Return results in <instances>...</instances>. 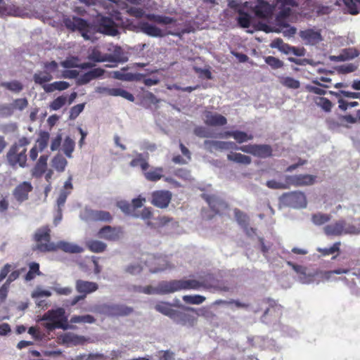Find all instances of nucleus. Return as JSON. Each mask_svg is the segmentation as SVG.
<instances>
[{
  "mask_svg": "<svg viewBox=\"0 0 360 360\" xmlns=\"http://www.w3.org/2000/svg\"><path fill=\"white\" fill-rule=\"evenodd\" d=\"M32 188L30 182L23 181L15 187L13 195L17 201L22 202L28 199L29 193L32 191Z\"/></svg>",
  "mask_w": 360,
  "mask_h": 360,
  "instance_id": "obj_17",
  "label": "nucleus"
},
{
  "mask_svg": "<svg viewBox=\"0 0 360 360\" xmlns=\"http://www.w3.org/2000/svg\"><path fill=\"white\" fill-rule=\"evenodd\" d=\"M233 135H234L233 139L238 143H242L246 142L248 141L252 140L253 139L252 134H248L245 131H239V130H236Z\"/></svg>",
  "mask_w": 360,
  "mask_h": 360,
  "instance_id": "obj_53",
  "label": "nucleus"
},
{
  "mask_svg": "<svg viewBox=\"0 0 360 360\" xmlns=\"http://www.w3.org/2000/svg\"><path fill=\"white\" fill-rule=\"evenodd\" d=\"M227 159L229 161L245 165H250L252 162V159L250 156L239 153L231 152L227 155Z\"/></svg>",
  "mask_w": 360,
  "mask_h": 360,
  "instance_id": "obj_33",
  "label": "nucleus"
},
{
  "mask_svg": "<svg viewBox=\"0 0 360 360\" xmlns=\"http://www.w3.org/2000/svg\"><path fill=\"white\" fill-rule=\"evenodd\" d=\"M96 310L109 316H128L134 311L132 307L118 304H103L96 307Z\"/></svg>",
  "mask_w": 360,
  "mask_h": 360,
  "instance_id": "obj_7",
  "label": "nucleus"
},
{
  "mask_svg": "<svg viewBox=\"0 0 360 360\" xmlns=\"http://www.w3.org/2000/svg\"><path fill=\"white\" fill-rule=\"evenodd\" d=\"M233 212H234L235 218H236L237 222L238 223V224L241 227L246 226L247 225L249 224V217L245 213L240 211L238 208H236Z\"/></svg>",
  "mask_w": 360,
  "mask_h": 360,
  "instance_id": "obj_47",
  "label": "nucleus"
},
{
  "mask_svg": "<svg viewBox=\"0 0 360 360\" xmlns=\"http://www.w3.org/2000/svg\"><path fill=\"white\" fill-rule=\"evenodd\" d=\"M195 135L200 138H213L215 137L214 134L209 129L199 126L196 127L193 131Z\"/></svg>",
  "mask_w": 360,
  "mask_h": 360,
  "instance_id": "obj_49",
  "label": "nucleus"
},
{
  "mask_svg": "<svg viewBox=\"0 0 360 360\" xmlns=\"http://www.w3.org/2000/svg\"><path fill=\"white\" fill-rule=\"evenodd\" d=\"M96 321L95 318L89 314L82 315V316H73L70 319L71 323H93Z\"/></svg>",
  "mask_w": 360,
  "mask_h": 360,
  "instance_id": "obj_51",
  "label": "nucleus"
},
{
  "mask_svg": "<svg viewBox=\"0 0 360 360\" xmlns=\"http://www.w3.org/2000/svg\"><path fill=\"white\" fill-rule=\"evenodd\" d=\"M87 248L93 252H102L106 249V244L103 242L96 240H90L86 242Z\"/></svg>",
  "mask_w": 360,
  "mask_h": 360,
  "instance_id": "obj_38",
  "label": "nucleus"
},
{
  "mask_svg": "<svg viewBox=\"0 0 360 360\" xmlns=\"http://www.w3.org/2000/svg\"><path fill=\"white\" fill-rule=\"evenodd\" d=\"M121 233L122 231L120 228L105 226L99 230L98 236L107 240L115 241L120 238Z\"/></svg>",
  "mask_w": 360,
  "mask_h": 360,
  "instance_id": "obj_20",
  "label": "nucleus"
},
{
  "mask_svg": "<svg viewBox=\"0 0 360 360\" xmlns=\"http://www.w3.org/2000/svg\"><path fill=\"white\" fill-rule=\"evenodd\" d=\"M129 165L132 167L139 166L143 172L146 171L149 167L148 162L143 158V155L141 153L138 154L137 156L130 162Z\"/></svg>",
  "mask_w": 360,
  "mask_h": 360,
  "instance_id": "obj_41",
  "label": "nucleus"
},
{
  "mask_svg": "<svg viewBox=\"0 0 360 360\" xmlns=\"http://www.w3.org/2000/svg\"><path fill=\"white\" fill-rule=\"evenodd\" d=\"M29 271L24 277L25 281H31L37 276H41L42 273L39 269V264L35 262H30L28 264Z\"/></svg>",
  "mask_w": 360,
  "mask_h": 360,
  "instance_id": "obj_35",
  "label": "nucleus"
},
{
  "mask_svg": "<svg viewBox=\"0 0 360 360\" xmlns=\"http://www.w3.org/2000/svg\"><path fill=\"white\" fill-rule=\"evenodd\" d=\"M330 94H334L336 97L343 96L344 97L349 98H360V93L359 92H351L347 91H339L338 92H332Z\"/></svg>",
  "mask_w": 360,
  "mask_h": 360,
  "instance_id": "obj_61",
  "label": "nucleus"
},
{
  "mask_svg": "<svg viewBox=\"0 0 360 360\" xmlns=\"http://www.w3.org/2000/svg\"><path fill=\"white\" fill-rule=\"evenodd\" d=\"M98 94H105L110 96H121L129 101H134V96L132 94L121 88H108L105 86H98L96 89Z\"/></svg>",
  "mask_w": 360,
  "mask_h": 360,
  "instance_id": "obj_14",
  "label": "nucleus"
},
{
  "mask_svg": "<svg viewBox=\"0 0 360 360\" xmlns=\"http://www.w3.org/2000/svg\"><path fill=\"white\" fill-rule=\"evenodd\" d=\"M89 217L91 220L95 221H105L110 222L112 219V215L109 212L103 210H92L89 213Z\"/></svg>",
  "mask_w": 360,
  "mask_h": 360,
  "instance_id": "obj_31",
  "label": "nucleus"
},
{
  "mask_svg": "<svg viewBox=\"0 0 360 360\" xmlns=\"http://www.w3.org/2000/svg\"><path fill=\"white\" fill-rule=\"evenodd\" d=\"M50 135L47 131H41L37 140V146L39 148V151L42 152L48 146Z\"/></svg>",
  "mask_w": 360,
  "mask_h": 360,
  "instance_id": "obj_45",
  "label": "nucleus"
},
{
  "mask_svg": "<svg viewBox=\"0 0 360 360\" xmlns=\"http://www.w3.org/2000/svg\"><path fill=\"white\" fill-rule=\"evenodd\" d=\"M281 200L285 205L294 208H304L307 205L306 195L301 191L283 193Z\"/></svg>",
  "mask_w": 360,
  "mask_h": 360,
  "instance_id": "obj_8",
  "label": "nucleus"
},
{
  "mask_svg": "<svg viewBox=\"0 0 360 360\" xmlns=\"http://www.w3.org/2000/svg\"><path fill=\"white\" fill-rule=\"evenodd\" d=\"M41 320L53 322L60 321L62 325L66 327V329L68 328V319L65 316V309L62 307L49 310L43 315Z\"/></svg>",
  "mask_w": 360,
  "mask_h": 360,
  "instance_id": "obj_13",
  "label": "nucleus"
},
{
  "mask_svg": "<svg viewBox=\"0 0 360 360\" xmlns=\"http://www.w3.org/2000/svg\"><path fill=\"white\" fill-rule=\"evenodd\" d=\"M316 104L321 107L324 111L330 112L332 108L331 101L325 97H317L315 99Z\"/></svg>",
  "mask_w": 360,
  "mask_h": 360,
  "instance_id": "obj_52",
  "label": "nucleus"
},
{
  "mask_svg": "<svg viewBox=\"0 0 360 360\" xmlns=\"http://www.w3.org/2000/svg\"><path fill=\"white\" fill-rule=\"evenodd\" d=\"M112 77L122 81H140L143 78V75L140 73L126 72L125 69L112 72Z\"/></svg>",
  "mask_w": 360,
  "mask_h": 360,
  "instance_id": "obj_22",
  "label": "nucleus"
},
{
  "mask_svg": "<svg viewBox=\"0 0 360 360\" xmlns=\"http://www.w3.org/2000/svg\"><path fill=\"white\" fill-rule=\"evenodd\" d=\"M75 289L79 294L86 296L96 292L98 289V285L95 282L78 279L75 282Z\"/></svg>",
  "mask_w": 360,
  "mask_h": 360,
  "instance_id": "obj_21",
  "label": "nucleus"
},
{
  "mask_svg": "<svg viewBox=\"0 0 360 360\" xmlns=\"http://www.w3.org/2000/svg\"><path fill=\"white\" fill-rule=\"evenodd\" d=\"M169 281H163L158 283L156 288H153L151 285H147L143 287V293L146 295H153V294H160V295H166L170 294V292H164L162 290V287L164 283H168Z\"/></svg>",
  "mask_w": 360,
  "mask_h": 360,
  "instance_id": "obj_39",
  "label": "nucleus"
},
{
  "mask_svg": "<svg viewBox=\"0 0 360 360\" xmlns=\"http://www.w3.org/2000/svg\"><path fill=\"white\" fill-rule=\"evenodd\" d=\"M98 26L99 31L103 34L115 36L118 33L115 22L111 18L101 17L98 20Z\"/></svg>",
  "mask_w": 360,
  "mask_h": 360,
  "instance_id": "obj_16",
  "label": "nucleus"
},
{
  "mask_svg": "<svg viewBox=\"0 0 360 360\" xmlns=\"http://www.w3.org/2000/svg\"><path fill=\"white\" fill-rule=\"evenodd\" d=\"M266 185L271 189H288V184L285 181L284 183L278 182L276 180H269L266 181Z\"/></svg>",
  "mask_w": 360,
  "mask_h": 360,
  "instance_id": "obj_60",
  "label": "nucleus"
},
{
  "mask_svg": "<svg viewBox=\"0 0 360 360\" xmlns=\"http://www.w3.org/2000/svg\"><path fill=\"white\" fill-rule=\"evenodd\" d=\"M280 82L288 89H297L300 86V81L291 77H283L280 79Z\"/></svg>",
  "mask_w": 360,
  "mask_h": 360,
  "instance_id": "obj_43",
  "label": "nucleus"
},
{
  "mask_svg": "<svg viewBox=\"0 0 360 360\" xmlns=\"http://www.w3.org/2000/svg\"><path fill=\"white\" fill-rule=\"evenodd\" d=\"M146 18L150 21L161 25H169L176 22V20L174 18L166 15H156L153 13L148 14L146 15Z\"/></svg>",
  "mask_w": 360,
  "mask_h": 360,
  "instance_id": "obj_32",
  "label": "nucleus"
},
{
  "mask_svg": "<svg viewBox=\"0 0 360 360\" xmlns=\"http://www.w3.org/2000/svg\"><path fill=\"white\" fill-rule=\"evenodd\" d=\"M89 60L95 63L101 62H126L127 58L123 56L122 49L115 46L112 54L102 53L96 47L94 48L88 56Z\"/></svg>",
  "mask_w": 360,
  "mask_h": 360,
  "instance_id": "obj_5",
  "label": "nucleus"
},
{
  "mask_svg": "<svg viewBox=\"0 0 360 360\" xmlns=\"http://www.w3.org/2000/svg\"><path fill=\"white\" fill-rule=\"evenodd\" d=\"M157 356L159 360H174L175 354L170 350H161L158 352Z\"/></svg>",
  "mask_w": 360,
  "mask_h": 360,
  "instance_id": "obj_63",
  "label": "nucleus"
},
{
  "mask_svg": "<svg viewBox=\"0 0 360 360\" xmlns=\"http://www.w3.org/2000/svg\"><path fill=\"white\" fill-rule=\"evenodd\" d=\"M281 311L280 309L277 307H271L267 308L263 316H262V322L265 323H269L274 321V319H279L281 316Z\"/></svg>",
  "mask_w": 360,
  "mask_h": 360,
  "instance_id": "obj_28",
  "label": "nucleus"
},
{
  "mask_svg": "<svg viewBox=\"0 0 360 360\" xmlns=\"http://www.w3.org/2000/svg\"><path fill=\"white\" fill-rule=\"evenodd\" d=\"M155 309L170 318H176L181 316V313L174 310L172 304L166 302H159L155 305Z\"/></svg>",
  "mask_w": 360,
  "mask_h": 360,
  "instance_id": "obj_23",
  "label": "nucleus"
},
{
  "mask_svg": "<svg viewBox=\"0 0 360 360\" xmlns=\"http://www.w3.org/2000/svg\"><path fill=\"white\" fill-rule=\"evenodd\" d=\"M272 148L269 145L255 144L253 155L261 158H266L272 155Z\"/></svg>",
  "mask_w": 360,
  "mask_h": 360,
  "instance_id": "obj_29",
  "label": "nucleus"
},
{
  "mask_svg": "<svg viewBox=\"0 0 360 360\" xmlns=\"http://www.w3.org/2000/svg\"><path fill=\"white\" fill-rule=\"evenodd\" d=\"M53 76L49 72L46 70L37 72L33 76V79L36 84L44 86L46 82L52 80Z\"/></svg>",
  "mask_w": 360,
  "mask_h": 360,
  "instance_id": "obj_37",
  "label": "nucleus"
},
{
  "mask_svg": "<svg viewBox=\"0 0 360 360\" xmlns=\"http://www.w3.org/2000/svg\"><path fill=\"white\" fill-rule=\"evenodd\" d=\"M330 219V216L326 214L318 213L312 215L311 220L316 225H322Z\"/></svg>",
  "mask_w": 360,
  "mask_h": 360,
  "instance_id": "obj_54",
  "label": "nucleus"
},
{
  "mask_svg": "<svg viewBox=\"0 0 360 360\" xmlns=\"http://www.w3.org/2000/svg\"><path fill=\"white\" fill-rule=\"evenodd\" d=\"M65 27L72 31H78L82 37L86 39H91V24L86 20L77 16H66L63 19Z\"/></svg>",
  "mask_w": 360,
  "mask_h": 360,
  "instance_id": "obj_4",
  "label": "nucleus"
},
{
  "mask_svg": "<svg viewBox=\"0 0 360 360\" xmlns=\"http://www.w3.org/2000/svg\"><path fill=\"white\" fill-rule=\"evenodd\" d=\"M204 122L207 126L221 127L226 124L227 120L221 114L207 111L205 112Z\"/></svg>",
  "mask_w": 360,
  "mask_h": 360,
  "instance_id": "obj_19",
  "label": "nucleus"
},
{
  "mask_svg": "<svg viewBox=\"0 0 360 360\" xmlns=\"http://www.w3.org/2000/svg\"><path fill=\"white\" fill-rule=\"evenodd\" d=\"M287 264L290 266L297 274L300 275L301 279L304 278L307 275V267L294 264L292 262H287Z\"/></svg>",
  "mask_w": 360,
  "mask_h": 360,
  "instance_id": "obj_58",
  "label": "nucleus"
},
{
  "mask_svg": "<svg viewBox=\"0 0 360 360\" xmlns=\"http://www.w3.org/2000/svg\"><path fill=\"white\" fill-rule=\"evenodd\" d=\"M70 86V84L65 81L54 82L51 84H44V90L47 93L53 92L54 91H63Z\"/></svg>",
  "mask_w": 360,
  "mask_h": 360,
  "instance_id": "obj_34",
  "label": "nucleus"
},
{
  "mask_svg": "<svg viewBox=\"0 0 360 360\" xmlns=\"http://www.w3.org/2000/svg\"><path fill=\"white\" fill-rule=\"evenodd\" d=\"M275 6L270 4L266 0H259L257 4L252 8L255 16L260 19H269L271 18Z\"/></svg>",
  "mask_w": 360,
  "mask_h": 360,
  "instance_id": "obj_10",
  "label": "nucleus"
},
{
  "mask_svg": "<svg viewBox=\"0 0 360 360\" xmlns=\"http://www.w3.org/2000/svg\"><path fill=\"white\" fill-rule=\"evenodd\" d=\"M51 232L49 226H44L36 230L33 236V239L36 243L34 250L41 252L56 250V245L51 241Z\"/></svg>",
  "mask_w": 360,
  "mask_h": 360,
  "instance_id": "obj_3",
  "label": "nucleus"
},
{
  "mask_svg": "<svg viewBox=\"0 0 360 360\" xmlns=\"http://www.w3.org/2000/svg\"><path fill=\"white\" fill-rule=\"evenodd\" d=\"M340 245V242H336L330 248H319L317 249V251L321 254V256H328L330 255H333L335 252H339Z\"/></svg>",
  "mask_w": 360,
  "mask_h": 360,
  "instance_id": "obj_46",
  "label": "nucleus"
},
{
  "mask_svg": "<svg viewBox=\"0 0 360 360\" xmlns=\"http://www.w3.org/2000/svg\"><path fill=\"white\" fill-rule=\"evenodd\" d=\"M265 63L269 65L273 69H278L283 66V62L280 59L269 56L265 58Z\"/></svg>",
  "mask_w": 360,
  "mask_h": 360,
  "instance_id": "obj_55",
  "label": "nucleus"
},
{
  "mask_svg": "<svg viewBox=\"0 0 360 360\" xmlns=\"http://www.w3.org/2000/svg\"><path fill=\"white\" fill-rule=\"evenodd\" d=\"M79 60L78 57L71 56L62 61L60 65L65 68H79Z\"/></svg>",
  "mask_w": 360,
  "mask_h": 360,
  "instance_id": "obj_56",
  "label": "nucleus"
},
{
  "mask_svg": "<svg viewBox=\"0 0 360 360\" xmlns=\"http://www.w3.org/2000/svg\"><path fill=\"white\" fill-rule=\"evenodd\" d=\"M205 150L210 153L216 150H228L237 148V145L233 141L205 140L203 143Z\"/></svg>",
  "mask_w": 360,
  "mask_h": 360,
  "instance_id": "obj_11",
  "label": "nucleus"
},
{
  "mask_svg": "<svg viewBox=\"0 0 360 360\" xmlns=\"http://www.w3.org/2000/svg\"><path fill=\"white\" fill-rule=\"evenodd\" d=\"M67 98L65 96H58L51 103L50 108L53 110H58L65 104Z\"/></svg>",
  "mask_w": 360,
  "mask_h": 360,
  "instance_id": "obj_59",
  "label": "nucleus"
},
{
  "mask_svg": "<svg viewBox=\"0 0 360 360\" xmlns=\"http://www.w3.org/2000/svg\"><path fill=\"white\" fill-rule=\"evenodd\" d=\"M1 86L5 87L8 90H10L15 93L20 92L23 89V85L22 84V83L17 80L8 82H2L1 84Z\"/></svg>",
  "mask_w": 360,
  "mask_h": 360,
  "instance_id": "obj_48",
  "label": "nucleus"
},
{
  "mask_svg": "<svg viewBox=\"0 0 360 360\" xmlns=\"http://www.w3.org/2000/svg\"><path fill=\"white\" fill-rule=\"evenodd\" d=\"M145 265L149 268L151 273L162 271L168 268V264L165 258L155 255H149L145 261Z\"/></svg>",
  "mask_w": 360,
  "mask_h": 360,
  "instance_id": "obj_15",
  "label": "nucleus"
},
{
  "mask_svg": "<svg viewBox=\"0 0 360 360\" xmlns=\"http://www.w3.org/2000/svg\"><path fill=\"white\" fill-rule=\"evenodd\" d=\"M11 105L13 107V110L15 108L19 110H22L28 105V101L26 98H17L14 100Z\"/></svg>",
  "mask_w": 360,
  "mask_h": 360,
  "instance_id": "obj_62",
  "label": "nucleus"
},
{
  "mask_svg": "<svg viewBox=\"0 0 360 360\" xmlns=\"http://www.w3.org/2000/svg\"><path fill=\"white\" fill-rule=\"evenodd\" d=\"M172 193L169 191H156L152 193L151 203L159 208L168 207L172 200Z\"/></svg>",
  "mask_w": 360,
  "mask_h": 360,
  "instance_id": "obj_12",
  "label": "nucleus"
},
{
  "mask_svg": "<svg viewBox=\"0 0 360 360\" xmlns=\"http://www.w3.org/2000/svg\"><path fill=\"white\" fill-rule=\"evenodd\" d=\"M359 55V51L355 48H347L342 50L338 56H331V60L333 61H346L352 60Z\"/></svg>",
  "mask_w": 360,
  "mask_h": 360,
  "instance_id": "obj_24",
  "label": "nucleus"
},
{
  "mask_svg": "<svg viewBox=\"0 0 360 360\" xmlns=\"http://www.w3.org/2000/svg\"><path fill=\"white\" fill-rule=\"evenodd\" d=\"M280 11L277 14L276 20L280 21L281 20H284L290 16L291 13V9L290 7H279Z\"/></svg>",
  "mask_w": 360,
  "mask_h": 360,
  "instance_id": "obj_64",
  "label": "nucleus"
},
{
  "mask_svg": "<svg viewBox=\"0 0 360 360\" xmlns=\"http://www.w3.org/2000/svg\"><path fill=\"white\" fill-rule=\"evenodd\" d=\"M182 299L187 304H200L205 300V297L200 295H184Z\"/></svg>",
  "mask_w": 360,
  "mask_h": 360,
  "instance_id": "obj_50",
  "label": "nucleus"
},
{
  "mask_svg": "<svg viewBox=\"0 0 360 360\" xmlns=\"http://www.w3.org/2000/svg\"><path fill=\"white\" fill-rule=\"evenodd\" d=\"M316 176L308 174L288 175L285 176V181L288 184V188L291 186L295 187L311 186L316 182Z\"/></svg>",
  "mask_w": 360,
  "mask_h": 360,
  "instance_id": "obj_9",
  "label": "nucleus"
},
{
  "mask_svg": "<svg viewBox=\"0 0 360 360\" xmlns=\"http://www.w3.org/2000/svg\"><path fill=\"white\" fill-rule=\"evenodd\" d=\"M75 141L69 136H67L64 142L63 143V150L65 155L70 158L72 157V153L75 149Z\"/></svg>",
  "mask_w": 360,
  "mask_h": 360,
  "instance_id": "obj_44",
  "label": "nucleus"
},
{
  "mask_svg": "<svg viewBox=\"0 0 360 360\" xmlns=\"http://www.w3.org/2000/svg\"><path fill=\"white\" fill-rule=\"evenodd\" d=\"M140 29L143 33L150 37H162L165 35L161 29L147 22H141Z\"/></svg>",
  "mask_w": 360,
  "mask_h": 360,
  "instance_id": "obj_26",
  "label": "nucleus"
},
{
  "mask_svg": "<svg viewBox=\"0 0 360 360\" xmlns=\"http://www.w3.org/2000/svg\"><path fill=\"white\" fill-rule=\"evenodd\" d=\"M238 13V17L236 18V20L238 25L243 28H248L251 25V15L243 9H239Z\"/></svg>",
  "mask_w": 360,
  "mask_h": 360,
  "instance_id": "obj_36",
  "label": "nucleus"
},
{
  "mask_svg": "<svg viewBox=\"0 0 360 360\" xmlns=\"http://www.w3.org/2000/svg\"><path fill=\"white\" fill-rule=\"evenodd\" d=\"M68 162L66 159L61 155H56L52 160V166L58 172H63Z\"/></svg>",
  "mask_w": 360,
  "mask_h": 360,
  "instance_id": "obj_40",
  "label": "nucleus"
},
{
  "mask_svg": "<svg viewBox=\"0 0 360 360\" xmlns=\"http://www.w3.org/2000/svg\"><path fill=\"white\" fill-rule=\"evenodd\" d=\"M202 198L215 214H220L228 207V205L224 200L214 195L203 194Z\"/></svg>",
  "mask_w": 360,
  "mask_h": 360,
  "instance_id": "obj_18",
  "label": "nucleus"
},
{
  "mask_svg": "<svg viewBox=\"0 0 360 360\" xmlns=\"http://www.w3.org/2000/svg\"><path fill=\"white\" fill-rule=\"evenodd\" d=\"M2 0H0V15H7L16 16L18 15L19 8L15 6L11 5H1Z\"/></svg>",
  "mask_w": 360,
  "mask_h": 360,
  "instance_id": "obj_42",
  "label": "nucleus"
},
{
  "mask_svg": "<svg viewBox=\"0 0 360 360\" xmlns=\"http://www.w3.org/2000/svg\"><path fill=\"white\" fill-rule=\"evenodd\" d=\"M164 169L161 167H153L150 170L143 172V175L146 180L152 182H156L164 177Z\"/></svg>",
  "mask_w": 360,
  "mask_h": 360,
  "instance_id": "obj_27",
  "label": "nucleus"
},
{
  "mask_svg": "<svg viewBox=\"0 0 360 360\" xmlns=\"http://www.w3.org/2000/svg\"><path fill=\"white\" fill-rule=\"evenodd\" d=\"M30 143L29 138L22 136L11 146L6 153L8 165L15 168L25 167L27 162V146Z\"/></svg>",
  "mask_w": 360,
  "mask_h": 360,
  "instance_id": "obj_2",
  "label": "nucleus"
},
{
  "mask_svg": "<svg viewBox=\"0 0 360 360\" xmlns=\"http://www.w3.org/2000/svg\"><path fill=\"white\" fill-rule=\"evenodd\" d=\"M63 343L77 345L79 342V337L72 333H67L61 336Z\"/></svg>",
  "mask_w": 360,
  "mask_h": 360,
  "instance_id": "obj_57",
  "label": "nucleus"
},
{
  "mask_svg": "<svg viewBox=\"0 0 360 360\" xmlns=\"http://www.w3.org/2000/svg\"><path fill=\"white\" fill-rule=\"evenodd\" d=\"M300 37L302 39L307 41L311 44H316L322 40L321 33L318 31L314 30L313 29L301 31Z\"/></svg>",
  "mask_w": 360,
  "mask_h": 360,
  "instance_id": "obj_25",
  "label": "nucleus"
},
{
  "mask_svg": "<svg viewBox=\"0 0 360 360\" xmlns=\"http://www.w3.org/2000/svg\"><path fill=\"white\" fill-rule=\"evenodd\" d=\"M323 231L328 236H339L345 234H359L360 229L347 224L344 220H339L324 226Z\"/></svg>",
  "mask_w": 360,
  "mask_h": 360,
  "instance_id": "obj_6",
  "label": "nucleus"
},
{
  "mask_svg": "<svg viewBox=\"0 0 360 360\" xmlns=\"http://www.w3.org/2000/svg\"><path fill=\"white\" fill-rule=\"evenodd\" d=\"M164 292L173 293L180 290L204 289L206 290H227L226 288H221L219 281L211 273H203L198 279L172 280L162 286Z\"/></svg>",
  "mask_w": 360,
  "mask_h": 360,
  "instance_id": "obj_1",
  "label": "nucleus"
},
{
  "mask_svg": "<svg viewBox=\"0 0 360 360\" xmlns=\"http://www.w3.org/2000/svg\"><path fill=\"white\" fill-rule=\"evenodd\" d=\"M56 250H61L68 253H80L83 251V248L80 246L65 241H60L56 245Z\"/></svg>",
  "mask_w": 360,
  "mask_h": 360,
  "instance_id": "obj_30",
  "label": "nucleus"
}]
</instances>
